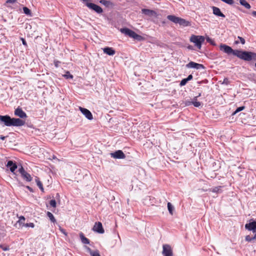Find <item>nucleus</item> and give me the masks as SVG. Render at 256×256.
Instances as JSON below:
<instances>
[{"label": "nucleus", "mask_w": 256, "mask_h": 256, "mask_svg": "<svg viewBox=\"0 0 256 256\" xmlns=\"http://www.w3.org/2000/svg\"><path fill=\"white\" fill-rule=\"evenodd\" d=\"M206 40L208 42L210 43V44L212 45H215L214 40L210 38V37L207 36L206 38Z\"/></svg>", "instance_id": "32"}, {"label": "nucleus", "mask_w": 256, "mask_h": 256, "mask_svg": "<svg viewBox=\"0 0 256 256\" xmlns=\"http://www.w3.org/2000/svg\"><path fill=\"white\" fill-rule=\"evenodd\" d=\"M22 220H24L25 218L24 216H21L20 217V221H21Z\"/></svg>", "instance_id": "50"}, {"label": "nucleus", "mask_w": 256, "mask_h": 256, "mask_svg": "<svg viewBox=\"0 0 256 256\" xmlns=\"http://www.w3.org/2000/svg\"><path fill=\"white\" fill-rule=\"evenodd\" d=\"M238 38L240 40L242 44H245V40L243 38L238 36Z\"/></svg>", "instance_id": "39"}, {"label": "nucleus", "mask_w": 256, "mask_h": 256, "mask_svg": "<svg viewBox=\"0 0 256 256\" xmlns=\"http://www.w3.org/2000/svg\"><path fill=\"white\" fill-rule=\"evenodd\" d=\"M192 78H193L192 76V74H190V75L188 76V78H186V80H188V81H189V80H192Z\"/></svg>", "instance_id": "45"}, {"label": "nucleus", "mask_w": 256, "mask_h": 256, "mask_svg": "<svg viewBox=\"0 0 256 256\" xmlns=\"http://www.w3.org/2000/svg\"><path fill=\"white\" fill-rule=\"evenodd\" d=\"M38 188L40 189L42 192H44V188L42 186V184L41 182H39V184H37Z\"/></svg>", "instance_id": "41"}, {"label": "nucleus", "mask_w": 256, "mask_h": 256, "mask_svg": "<svg viewBox=\"0 0 256 256\" xmlns=\"http://www.w3.org/2000/svg\"><path fill=\"white\" fill-rule=\"evenodd\" d=\"M246 229L252 231V233H256V221H253L245 225Z\"/></svg>", "instance_id": "11"}, {"label": "nucleus", "mask_w": 256, "mask_h": 256, "mask_svg": "<svg viewBox=\"0 0 256 256\" xmlns=\"http://www.w3.org/2000/svg\"><path fill=\"white\" fill-rule=\"evenodd\" d=\"M205 38L202 36L192 35L190 38V41L194 44L195 46L198 48H202V44L204 42Z\"/></svg>", "instance_id": "3"}, {"label": "nucleus", "mask_w": 256, "mask_h": 256, "mask_svg": "<svg viewBox=\"0 0 256 256\" xmlns=\"http://www.w3.org/2000/svg\"><path fill=\"white\" fill-rule=\"evenodd\" d=\"M103 52L104 54H106L109 56H114L116 53L115 50L113 49V48L110 47H106L104 48Z\"/></svg>", "instance_id": "18"}, {"label": "nucleus", "mask_w": 256, "mask_h": 256, "mask_svg": "<svg viewBox=\"0 0 256 256\" xmlns=\"http://www.w3.org/2000/svg\"><path fill=\"white\" fill-rule=\"evenodd\" d=\"M50 204L53 208H56V203L55 200H50Z\"/></svg>", "instance_id": "31"}, {"label": "nucleus", "mask_w": 256, "mask_h": 256, "mask_svg": "<svg viewBox=\"0 0 256 256\" xmlns=\"http://www.w3.org/2000/svg\"><path fill=\"white\" fill-rule=\"evenodd\" d=\"M213 14L218 16H220L222 18H225V15L222 13L220 10V9L216 6L212 7Z\"/></svg>", "instance_id": "17"}, {"label": "nucleus", "mask_w": 256, "mask_h": 256, "mask_svg": "<svg viewBox=\"0 0 256 256\" xmlns=\"http://www.w3.org/2000/svg\"><path fill=\"white\" fill-rule=\"evenodd\" d=\"M223 83H225L226 84H228V78H224V82Z\"/></svg>", "instance_id": "51"}, {"label": "nucleus", "mask_w": 256, "mask_h": 256, "mask_svg": "<svg viewBox=\"0 0 256 256\" xmlns=\"http://www.w3.org/2000/svg\"><path fill=\"white\" fill-rule=\"evenodd\" d=\"M6 166L9 168L10 171L14 174L15 170L18 168L16 164L12 160H8Z\"/></svg>", "instance_id": "15"}, {"label": "nucleus", "mask_w": 256, "mask_h": 256, "mask_svg": "<svg viewBox=\"0 0 256 256\" xmlns=\"http://www.w3.org/2000/svg\"><path fill=\"white\" fill-rule=\"evenodd\" d=\"M236 56L245 61L256 60V53L238 50Z\"/></svg>", "instance_id": "2"}, {"label": "nucleus", "mask_w": 256, "mask_h": 256, "mask_svg": "<svg viewBox=\"0 0 256 256\" xmlns=\"http://www.w3.org/2000/svg\"><path fill=\"white\" fill-rule=\"evenodd\" d=\"M132 38H134V40H138V41H142V40H144V37H142V36H141L140 35L138 34L136 32H134Z\"/></svg>", "instance_id": "26"}, {"label": "nucleus", "mask_w": 256, "mask_h": 256, "mask_svg": "<svg viewBox=\"0 0 256 256\" xmlns=\"http://www.w3.org/2000/svg\"><path fill=\"white\" fill-rule=\"evenodd\" d=\"M16 2V0H7L6 4H14Z\"/></svg>", "instance_id": "42"}, {"label": "nucleus", "mask_w": 256, "mask_h": 256, "mask_svg": "<svg viewBox=\"0 0 256 256\" xmlns=\"http://www.w3.org/2000/svg\"><path fill=\"white\" fill-rule=\"evenodd\" d=\"M245 240L248 242H254L256 240V233H252L246 236Z\"/></svg>", "instance_id": "19"}, {"label": "nucleus", "mask_w": 256, "mask_h": 256, "mask_svg": "<svg viewBox=\"0 0 256 256\" xmlns=\"http://www.w3.org/2000/svg\"><path fill=\"white\" fill-rule=\"evenodd\" d=\"M162 254L164 256H173L172 248L169 244H163Z\"/></svg>", "instance_id": "6"}, {"label": "nucleus", "mask_w": 256, "mask_h": 256, "mask_svg": "<svg viewBox=\"0 0 256 256\" xmlns=\"http://www.w3.org/2000/svg\"><path fill=\"white\" fill-rule=\"evenodd\" d=\"M93 230L99 234H104V230L103 228L102 224L100 222H96L93 228Z\"/></svg>", "instance_id": "10"}, {"label": "nucleus", "mask_w": 256, "mask_h": 256, "mask_svg": "<svg viewBox=\"0 0 256 256\" xmlns=\"http://www.w3.org/2000/svg\"><path fill=\"white\" fill-rule=\"evenodd\" d=\"M110 155L112 157L114 158H124L126 157L125 154L121 150H118L116 151L115 152L113 153H111Z\"/></svg>", "instance_id": "12"}, {"label": "nucleus", "mask_w": 256, "mask_h": 256, "mask_svg": "<svg viewBox=\"0 0 256 256\" xmlns=\"http://www.w3.org/2000/svg\"><path fill=\"white\" fill-rule=\"evenodd\" d=\"M254 66H256V63H255V64H254Z\"/></svg>", "instance_id": "57"}, {"label": "nucleus", "mask_w": 256, "mask_h": 256, "mask_svg": "<svg viewBox=\"0 0 256 256\" xmlns=\"http://www.w3.org/2000/svg\"><path fill=\"white\" fill-rule=\"evenodd\" d=\"M188 48H189L190 49V48H191V46H188Z\"/></svg>", "instance_id": "56"}, {"label": "nucleus", "mask_w": 256, "mask_h": 256, "mask_svg": "<svg viewBox=\"0 0 256 256\" xmlns=\"http://www.w3.org/2000/svg\"><path fill=\"white\" fill-rule=\"evenodd\" d=\"M236 42V44H238V41H236V42Z\"/></svg>", "instance_id": "55"}, {"label": "nucleus", "mask_w": 256, "mask_h": 256, "mask_svg": "<svg viewBox=\"0 0 256 256\" xmlns=\"http://www.w3.org/2000/svg\"><path fill=\"white\" fill-rule=\"evenodd\" d=\"M188 80H186V78H184V79H182L180 82V85L182 86H184V85L186 84L188 82Z\"/></svg>", "instance_id": "34"}, {"label": "nucleus", "mask_w": 256, "mask_h": 256, "mask_svg": "<svg viewBox=\"0 0 256 256\" xmlns=\"http://www.w3.org/2000/svg\"><path fill=\"white\" fill-rule=\"evenodd\" d=\"M18 172L24 180L28 182L32 181V178L31 176L24 170V168L22 166L19 168Z\"/></svg>", "instance_id": "5"}, {"label": "nucleus", "mask_w": 256, "mask_h": 256, "mask_svg": "<svg viewBox=\"0 0 256 256\" xmlns=\"http://www.w3.org/2000/svg\"><path fill=\"white\" fill-rule=\"evenodd\" d=\"M168 208L169 212L172 215L173 214V211L174 210V208L170 202H168Z\"/></svg>", "instance_id": "28"}, {"label": "nucleus", "mask_w": 256, "mask_h": 256, "mask_svg": "<svg viewBox=\"0 0 256 256\" xmlns=\"http://www.w3.org/2000/svg\"><path fill=\"white\" fill-rule=\"evenodd\" d=\"M220 50L228 54H232L235 56L238 50H233L231 47L225 44H221L220 46Z\"/></svg>", "instance_id": "4"}, {"label": "nucleus", "mask_w": 256, "mask_h": 256, "mask_svg": "<svg viewBox=\"0 0 256 256\" xmlns=\"http://www.w3.org/2000/svg\"><path fill=\"white\" fill-rule=\"evenodd\" d=\"M79 110L89 120H92L93 116L91 112L88 109L80 106Z\"/></svg>", "instance_id": "9"}, {"label": "nucleus", "mask_w": 256, "mask_h": 256, "mask_svg": "<svg viewBox=\"0 0 256 256\" xmlns=\"http://www.w3.org/2000/svg\"><path fill=\"white\" fill-rule=\"evenodd\" d=\"M1 116H0V117Z\"/></svg>", "instance_id": "58"}, {"label": "nucleus", "mask_w": 256, "mask_h": 256, "mask_svg": "<svg viewBox=\"0 0 256 256\" xmlns=\"http://www.w3.org/2000/svg\"><path fill=\"white\" fill-rule=\"evenodd\" d=\"M21 40L22 41V44L25 46H27V43L26 41V40L24 38H20Z\"/></svg>", "instance_id": "43"}, {"label": "nucleus", "mask_w": 256, "mask_h": 256, "mask_svg": "<svg viewBox=\"0 0 256 256\" xmlns=\"http://www.w3.org/2000/svg\"><path fill=\"white\" fill-rule=\"evenodd\" d=\"M240 4L247 9H250V5L246 0H239Z\"/></svg>", "instance_id": "23"}, {"label": "nucleus", "mask_w": 256, "mask_h": 256, "mask_svg": "<svg viewBox=\"0 0 256 256\" xmlns=\"http://www.w3.org/2000/svg\"><path fill=\"white\" fill-rule=\"evenodd\" d=\"M91 256H100L99 252L98 250H94L90 254Z\"/></svg>", "instance_id": "33"}, {"label": "nucleus", "mask_w": 256, "mask_h": 256, "mask_svg": "<svg viewBox=\"0 0 256 256\" xmlns=\"http://www.w3.org/2000/svg\"><path fill=\"white\" fill-rule=\"evenodd\" d=\"M86 5L90 9L94 10L98 14H101L103 12L102 8L98 5L93 3L86 2Z\"/></svg>", "instance_id": "7"}, {"label": "nucleus", "mask_w": 256, "mask_h": 256, "mask_svg": "<svg viewBox=\"0 0 256 256\" xmlns=\"http://www.w3.org/2000/svg\"><path fill=\"white\" fill-rule=\"evenodd\" d=\"M0 121L4 124L6 126H24L25 122L18 118H11L9 116H1Z\"/></svg>", "instance_id": "1"}, {"label": "nucleus", "mask_w": 256, "mask_h": 256, "mask_svg": "<svg viewBox=\"0 0 256 256\" xmlns=\"http://www.w3.org/2000/svg\"><path fill=\"white\" fill-rule=\"evenodd\" d=\"M185 106H190L192 104V100L190 101V100H186L184 102Z\"/></svg>", "instance_id": "36"}, {"label": "nucleus", "mask_w": 256, "mask_h": 256, "mask_svg": "<svg viewBox=\"0 0 256 256\" xmlns=\"http://www.w3.org/2000/svg\"><path fill=\"white\" fill-rule=\"evenodd\" d=\"M64 76L66 78V79L71 78L72 79L73 78V76L70 74V73L69 72H66V74L64 75Z\"/></svg>", "instance_id": "30"}, {"label": "nucleus", "mask_w": 256, "mask_h": 256, "mask_svg": "<svg viewBox=\"0 0 256 256\" xmlns=\"http://www.w3.org/2000/svg\"><path fill=\"white\" fill-rule=\"evenodd\" d=\"M46 214L52 222L54 223L56 222V220L54 215L50 212H48Z\"/></svg>", "instance_id": "27"}, {"label": "nucleus", "mask_w": 256, "mask_h": 256, "mask_svg": "<svg viewBox=\"0 0 256 256\" xmlns=\"http://www.w3.org/2000/svg\"><path fill=\"white\" fill-rule=\"evenodd\" d=\"M178 24H179L180 25L184 26H188V25L189 22L186 21L185 20L179 18L178 20Z\"/></svg>", "instance_id": "24"}, {"label": "nucleus", "mask_w": 256, "mask_h": 256, "mask_svg": "<svg viewBox=\"0 0 256 256\" xmlns=\"http://www.w3.org/2000/svg\"><path fill=\"white\" fill-rule=\"evenodd\" d=\"M167 18L168 20H170V21H171L175 24H178V20L179 18L176 17V16H174V15H168L167 16Z\"/></svg>", "instance_id": "22"}, {"label": "nucleus", "mask_w": 256, "mask_h": 256, "mask_svg": "<svg viewBox=\"0 0 256 256\" xmlns=\"http://www.w3.org/2000/svg\"><path fill=\"white\" fill-rule=\"evenodd\" d=\"M220 186L215 187L212 189V192H218L219 190H220Z\"/></svg>", "instance_id": "37"}, {"label": "nucleus", "mask_w": 256, "mask_h": 256, "mask_svg": "<svg viewBox=\"0 0 256 256\" xmlns=\"http://www.w3.org/2000/svg\"><path fill=\"white\" fill-rule=\"evenodd\" d=\"M60 232L64 234L65 236H67V233L62 228H60Z\"/></svg>", "instance_id": "46"}, {"label": "nucleus", "mask_w": 256, "mask_h": 256, "mask_svg": "<svg viewBox=\"0 0 256 256\" xmlns=\"http://www.w3.org/2000/svg\"><path fill=\"white\" fill-rule=\"evenodd\" d=\"M244 106H240V107L236 109V110L235 112V113H236V112H240V111L242 110H244Z\"/></svg>", "instance_id": "40"}, {"label": "nucleus", "mask_w": 256, "mask_h": 256, "mask_svg": "<svg viewBox=\"0 0 256 256\" xmlns=\"http://www.w3.org/2000/svg\"><path fill=\"white\" fill-rule=\"evenodd\" d=\"M14 114L20 118H24L27 117L26 114L21 108H17L14 111Z\"/></svg>", "instance_id": "14"}, {"label": "nucleus", "mask_w": 256, "mask_h": 256, "mask_svg": "<svg viewBox=\"0 0 256 256\" xmlns=\"http://www.w3.org/2000/svg\"><path fill=\"white\" fill-rule=\"evenodd\" d=\"M100 3L106 8H112L114 6V4L110 0H100Z\"/></svg>", "instance_id": "20"}, {"label": "nucleus", "mask_w": 256, "mask_h": 256, "mask_svg": "<svg viewBox=\"0 0 256 256\" xmlns=\"http://www.w3.org/2000/svg\"><path fill=\"white\" fill-rule=\"evenodd\" d=\"M252 14L254 16V17H256V11H252Z\"/></svg>", "instance_id": "49"}, {"label": "nucleus", "mask_w": 256, "mask_h": 256, "mask_svg": "<svg viewBox=\"0 0 256 256\" xmlns=\"http://www.w3.org/2000/svg\"><path fill=\"white\" fill-rule=\"evenodd\" d=\"M83 2H88V1H90V0H82Z\"/></svg>", "instance_id": "54"}, {"label": "nucleus", "mask_w": 256, "mask_h": 256, "mask_svg": "<svg viewBox=\"0 0 256 256\" xmlns=\"http://www.w3.org/2000/svg\"><path fill=\"white\" fill-rule=\"evenodd\" d=\"M186 66L188 68H194L196 70H204L205 68V67L203 64H198L194 62H190L186 65Z\"/></svg>", "instance_id": "8"}, {"label": "nucleus", "mask_w": 256, "mask_h": 256, "mask_svg": "<svg viewBox=\"0 0 256 256\" xmlns=\"http://www.w3.org/2000/svg\"><path fill=\"white\" fill-rule=\"evenodd\" d=\"M24 226H26V227L34 228V223H32V222L27 223V224H26Z\"/></svg>", "instance_id": "38"}, {"label": "nucleus", "mask_w": 256, "mask_h": 256, "mask_svg": "<svg viewBox=\"0 0 256 256\" xmlns=\"http://www.w3.org/2000/svg\"><path fill=\"white\" fill-rule=\"evenodd\" d=\"M0 248H1L4 251L8 250L10 249L8 246H3L2 244H0Z\"/></svg>", "instance_id": "35"}, {"label": "nucleus", "mask_w": 256, "mask_h": 256, "mask_svg": "<svg viewBox=\"0 0 256 256\" xmlns=\"http://www.w3.org/2000/svg\"><path fill=\"white\" fill-rule=\"evenodd\" d=\"M60 63V62L58 61H56L54 62V65L56 67H58V64Z\"/></svg>", "instance_id": "48"}, {"label": "nucleus", "mask_w": 256, "mask_h": 256, "mask_svg": "<svg viewBox=\"0 0 256 256\" xmlns=\"http://www.w3.org/2000/svg\"><path fill=\"white\" fill-rule=\"evenodd\" d=\"M142 14L148 16L154 17H157L158 16L157 13L154 10L144 8L142 10Z\"/></svg>", "instance_id": "13"}, {"label": "nucleus", "mask_w": 256, "mask_h": 256, "mask_svg": "<svg viewBox=\"0 0 256 256\" xmlns=\"http://www.w3.org/2000/svg\"><path fill=\"white\" fill-rule=\"evenodd\" d=\"M192 105L196 108L200 107L201 106V102L197 101V96L194 97L192 100Z\"/></svg>", "instance_id": "25"}, {"label": "nucleus", "mask_w": 256, "mask_h": 256, "mask_svg": "<svg viewBox=\"0 0 256 256\" xmlns=\"http://www.w3.org/2000/svg\"><path fill=\"white\" fill-rule=\"evenodd\" d=\"M86 248L87 252H88L90 254H91L94 251V250H92L89 247H88V246H86Z\"/></svg>", "instance_id": "44"}, {"label": "nucleus", "mask_w": 256, "mask_h": 256, "mask_svg": "<svg viewBox=\"0 0 256 256\" xmlns=\"http://www.w3.org/2000/svg\"><path fill=\"white\" fill-rule=\"evenodd\" d=\"M26 188H27L28 190H29L30 191H32V188L30 186H26Z\"/></svg>", "instance_id": "53"}, {"label": "nucleus", "mask_w": 256, "mask_h": 256, "mask_svg": "<svg viewBox=\"0 0 256 256\" xmlns=\"http://www.w3.org/2000/svg\"><path fill=\"white\" fill-rule=\"evenodd\" d=\"M80 237V240L82 241V242L84 244H90V240L87 238L84 234L82 232H80L79 234Z\"/></svg>", "instance_id": "21"}, {"label": "nucleus", "mask_w": 256, "mask_h": 256, "mask_svg": "<svg viewBox=\"0 0 256 256\" xmlns=\"http://www.w3.org/2000/svg\"><path fill=\"white\" fill-rule=\"evenodd\" d=\"M120 32L126 36H128L130 38L133 37L134 34V32L128 28H122L120 30Z\"/></svg>", "instance_id": "16"}, {"label": "nucleus", "mask_w": 256, "mask_h": 256, "mask_svg": "<svg viewBox=\"0 0 256 256\" xmlns=\"http://www.w3.org/2000/svg\"><path fill=\"white\" fill-rule=\"evenodd\" d=\"M6 137L3 136H0V139L2 140H4L5 139Z\"/></svg>", "instance_id": "52"}, {"label": "nucleus", "mask_w": 256, "mask_h": 256, "mask_svg": "<svg viewBox=\"0 0 256 256\" xmlns=\"http://www.w3.org/2000/svg\"><path fill=\"white\" fill-rule=\"evenodd\" d=\"M23 10L24 12L27 15H30L31 14L30 10L27 7H24Z\"/></svg>", "instance_id": "29"}, {"label": "nucleus", "mask_w": 256, "mask_h": 256, "mask_svg": "<svg viewBox=\"0 0 256 256\" xmlns=\"http://www.w3.org/2000/svg\"><path fill=\"white\" fill-rule=\"evenodd\" d=\"M35 180H36V184H39V182H41L40 181V179H39L38 178H36Z\"/></svg>", "instance_id": "47"}]
</instances>
